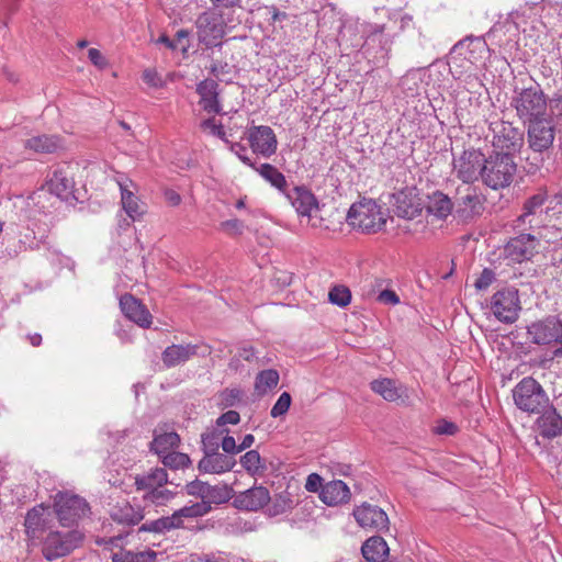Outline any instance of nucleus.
<instances>
[{
    "instance_id": "13",
    "label": "nucleus",
    "mask_w": 562,
    "mask_h": 562,
    "mask_svg": "<svg viewBox=\"0 0 562 562\" xmlns=\"http://www.w3.org/2000/svg\"><path fill=\"white\" fill-rule=\"evenodd\" d=\"M195 27L200 44H203L206 48L222 46L221 38L225 31L223 22L215 13H201L195 21Z\"/></svg>"
},
{
    "instance_id": "19",
    "label": "nucleus",
    "mask_w": 562,
    "mask_h": 562,
    "mask_svg": "<svg viewBox=\"0 0 562 562\" xmlns=\"http://www.w3.org/2000/svg\"><path fill=\"white\" fill-rule=\"evenodd\" d=\"M248 142L255 154L269 158L277 151L278 140L273 130L268 125L252 126L248 131Z\"/></svg>"
},
{
    "instance_id": "20",
    "label": "nucleus",
    "mask_w": 562,
    "mask_h": 562,
    "mask_svg": "<svg viewBox=\"0 0 562 562\" xmlns=\"http://www.w3.org/2000/svg\"><path fill=\"white\" fill-rule=\"evenodd\" d=\"M54 520L53 514L48 507L37 505L30 509L25 516V532L29 538L36 540L43 539L44 532L50 530Z\"/></svg>"
},
{
    "instance_id": "39",
    "label": "nucleus",
    "mask_w": 562,
    "mask_h": 562,
    "mask_svg": "<svg viewBox=\"0 0 562 562\" xmlns=\"http://www.w3.org/2000/svg\"><path fill=\"white\" fill-rule=\"evenodd\" d=\"M212 506L206 502H198L192 505L184 506L173 513L179 528L183 527V518H198L209 514Z\"/></svg>"
},
{
    "instance_id": "26",
    "label": "nucleus",
    "mask_w": 562,
    "mask_h": 562,
    "mask_svg": "<svg viewBox=\"0 0 562 562\" xmlns=\"http://www.w3.org/2000/svg\"><path fill=\"white\" fill-rule=\"evenodd\" d=\"M236 465V459L218 451L204 453L198 463V470L201 473L222 474L226 473Z\"/></svg>"
},
{
    "instance_id": "9",
    "label": "nucleus",
    "mask_w": 562,
    "mask_h": 562,
    "mask_svg": "<svg viewBox=\"0 0 562 562\" xmlns=\"http://www.w3.org/2000/svg\"><path fill=\"white\" fill-rule=\"evenodd\" d=\"M529 147L539 154L548 153L554 142L555 125L552 114L526 123Z\"/></svg>"
},
{
    "instance_id": "14",
    "label": "nucleus",
    "mask_w": 562,
    "mask_h": 562,
    "mask_svg": "<svg viewBox=\"0 0 562 562\" xmlns=\"http://www.w3.org/2000/svg\"><path fill=\"white\" fill-rule=\"evenodd\" d=\"M352 515L358 525L368 531L384 532L389 530V517L386 513L376 505L363 503L353 509Z\"/></svg>"
},
{
    "instance_id": "36",
    "label": "nucleus",
    "mask_w": 562,
    "mask_h": 562,
    "mask_svg": "<svg viewBox=\"0 0 562 562\" xmlns=\"http://www.w3.org/2000/svg\"><path fill=\"white\" fill-rule=\"evenodd\" d=\"M254 170L281 193L284 194L288 191V181L284 175L273 165L261 164L259 167L256 166Z\"/></svg>"
},
{
    "instance_id": "43",
    "label": "nucleus",
    "mask_w": 562,
    "mask_h": 562,
    "mask_svg": "<svg viewBox=\"0 0 562 562\" xmlns=\"http://www.w3.org/2000/svg\"><path fill=\"white\" fill-rule=\"evenodd\" d=\"M279 373L274 369L260 371L256 376L255 389L258 393L265 394L276 387L279 383Z\"/></svg>"
},
{
    "instance_id": "8",
    "label": "nucleus",
    "mask_w": 562,
    "mask_h": 562,
    "mask_svg": "<svg viewBox=\"0 0 562 562\" xmlns=\"http://www.w3.org/2000/svg\"><path fill=\"white\" fill-rule=\"evenodd\" d=\"M494 153L510 155L519 151L524 144V133L509 122H495L492 124Z\"/></svg>"
},
{
    "instance_id": "29",
    "label": "nucleus",
    "mask_w": 562,
    "mask_h": 562,
    "mask_svg": "<svg viewBox=\"0 0 562 562\" xmlns=\"http://www.w3.org/2000/svg\"><path fill=\"white\" fill-rule=\"evenodd\" d=\"M454 205L456 203L448 194L436 190L427 195L425 209L428 215L439 221H446L452 214Z\"/></svg>"
},
{
    "instance_id": "21",
    "label": "nucleus",
    "mask_w": 562,
    "mask_h": 562,
    "mask_svg": "<svg viewBox=\"0 0 562 562\" xmlns=\"http://www.w3.org/2000/svg\"><path fill=\"white\" fill-rule=\"evenodd\" d=\"M452 53L463 56L465 60L477 66L484 61L490 48L482 36H468L452 47Z\"/></svg>"
},
{
    "instance_id": "7",
    "label": "nucleus",
    "mask_w": 562,
    "mask_h": 562,
    "mask_svg": "<svg viewBox=\"0 0 562 562\" xmlns=\"http://www.w3.org/2000/svg\"><path fill=\"white\" fill-rule=\"evenodd\" d=\"M54 512L63 526L70 527L90 513L89 504L78 495L59 493L55 498Z\"/></svg>"
},
{
    "instance_id": "3",
    "label": "nucleus",
    "mask_w": 562,
    "mask_h": 562,
    "mask_svg": "<svg viewBox=\"0 0 562 562\" xmlns=\"http://www.w3.org/2000/svg\"><path fill=\"white\" fill-rule=\"evenodd\" d=\"M481 171L483 184L492 190H501L512 184L517 171V165L513 156L493 153L484 158Z\"/></svg>"
},
{
    "instance_id": "61",
    "label": "nucleus",
    "mask_w": 562,
    "mask_h": 562,
    "mask_svg": "<svg viewBox=\"0 0 562 562\" xmlns=\"http://www.w3.org/2000/svg\"><path fill=\"white\" fill-rule=\"evenodd\" d=\"M221 226L224 231L234 235H241L244 229L243 222L237 218L224 221Z\"/></svg>"
},
{
    "instance_id": "41",
    "label": "nucleus",
    "mask_w": 562,
    "mask_h": 562,
    "mask_svg": "<svg viewBox=\"0 0 562 562\" xmlns=\"http://www.w3.org/2000/svg\"><path fill=\"white\" fill-rule=\"evenodd\" d=\"M240 464L250 475L262 474L267 467L257 450H249L240 457Z\"/></svg>"
},
{
    "instance_id": "38",
    "label": "nucleus",
    "mask_w": 562,
    "mask_h": 562,
    "mask_svg": "<svg viewBox=\"0 0 562 562\" xmlns=\"http://www.w3.org/2000/svg\"><path fill=\"white\" fill-rule=\"evenodd\" d=\"M120 190H121V202L124 211L126 214L132 218L136 220L143 213L144 210L142 209V205L139 204L138 198L128 190L127 186L120 182Z\"/></svg>"
},
{
    "instance_id": "11",
    "label": "nucleus",
    "mask_w": 562,
    "mask_h": 562,
    "mask_svg": "<svg viewBox=\"0 0 562 562\" xmlns=\"http://www.w3.org/2000/svg\"><path fill=\"white\" fill-rule=\"evenodd\" d=\"M484 154L481 150L470 148L453 159V171L456 177L463 183H473L481 179V168L484 165Z\"/></svg>"
},
{
    "instance_id": "45",
    "label": "nucleus",
    "mask_w": 562,
    "mask_h": 562,
    "mask_svg": "<svg viewBox=\"0 0 562 562\" xmlns=\"http://www.w3.org/2000/svg\"><path fill=\"white\" fill-rule=\"evenodd\" d=\"M233 488L226 484L211 485L209 484L207 496L204 502L207 505L212 504H224L232 498Z\"/></svg>"
},
{
    "instance_id": "47",
    "label": "nucleus",
    "mask_w": 562,
    "mask_h": 562,
    "mask_svg": "<svg viewBox=\"0 0 562 562\" xmlns=\"http://www.w3.org/2000/svg\"><path fill=\"white\" fill-rule=\"evenodd\" d=\"M175 496V492L167 488L157 487L154 491L145 493L143 499L145 502L154 504L155 506H164L168 502H170Z\"/></svg>"
},
{
    "instance_id": "18",
    "label": "nucleus",
    "mask_w": 562,
    "mask_h": 562,
    "mask_svg": "<svg viewBox=\"0 0 562 562\" xmlns=\"http://www.w3.org/2000/svg\"><path fill=\"white\" fill-rule=\"evenodd\" d=\"M486 198L475 188H467L465 193L457 199L454 214L462 221L480 217L485 210Z\"/></svg>"
},
{
    "instance_id": "30",
    "label": "nucleus",
    "mask_w": 562,
    "mask_h": 562,
    "mask_svg": "<svg viewBox=\"0 0 562 562\" xmlns=\"http://www.w3.org/2000/svg\"><path fill=\"white\" fill-rule=\"evenodd\" d=\"M321 501L328 506L346 504L351 498L349 486L341 480H334L322 486Z\"/></svg>"
},
{
    "instance_id": "64",
    "label": "nucleus",
    "mask_w": 562,
    "mask_h": 562,
    "mask_svg": "<svg viewBox=\"0 0 562 562\" xmlns=\"http://www.w3.org/2000/svg\"><path fill=\"white\" fill-rule=\"evenodd\" d=\"M88 57H89L90 61L99 68H104L106 66V60H105L104 56L97 48H90L88 50Z\"/></svg>"
},
{
    "instance_id": "6",
    "label": "nucleus",
    "mask_w": 562,
    "mask_h": 562,
    "mask_svg": "<svg viewBox=\"0 0 562 562\" xmlns=\"http://www.w3.org/2000/svg\"><path fill=\"white\" fill-rule=\"evenodd\" d=\"M520 308L519 292L514 286L503 288L491 297V310L494 316L504 324L515 323Z\"/></svg>"
},
{
    "instance_id": "16",
    "label": "nucleus",
    "mask_w": 562,
    "mask_h": 562,
    "mask_svg": "<svg viewBox=\"0 0 562 562\" xmlns=\"http://www.w3.org/2000/svg\"><path fill=\"white\" fill-rule=\"evenodd\" d=\"M536 247V237L531 234L522 233L507 241L504 246L503 255L512 263H521L533 257Z\"/></svg>"
},
{
    "instance_id": "22",
    "label": "nucleus",
    "mask_w": 562,
    "mask_h": 562,
    "mask_svg": "<svg viewBox=\"0 0 562 562\" xmlns=\"http://www.w3.org/2000/svg\"><path fill=\"white\" fill-rule=\"evenodd\" d=\"M46 186L50 193L63 201H78L75 195V181L69 167L55 169Z\"/></svg>"
},
{
    "instance_id": "32",
    "label": "nucleus",
    "mask_w": 562,
    "mask_h": 562,
    "mask_svg": "<svg viewBox=\"0 0 562 562\" xmlns=\"http://www.w3.org/2000/svg\"><path fill=\"white\" fill-rule=\"evenodd\" d=\"M198 345H171L167 347L162 355V362L167 368H172L184 363L191 357L195 356L198 352Z\"/></svg>"
},
{
    "instance_id": "63",
    "label": "nucleus",
    "mask_w": 562,
    "mask_h": 562,
    "mask_svg": "<svg viewBox=\"0 0 562 562\" xmlns=\"http://www.w3.org/2000/svg\"><path fill=\"white\" fill-rule=\"evenodd\" d=\"M322 477L317 473H311L305 483V488L308 492H317L319 488L322 490Z\"/></svg>"
},
{
    "instance_id": "5",
    "label": "nucleus",
    "mask_w": 562,
    "mask_h": 562,
    "mask_svg": "<svg viewBox=\"0 0 562 562\" xmlns=\"http://www.w3.org/2000/svg\"><path fill=\"white\" fill-rule=\"evenodd\" d=\"M548 200L549 194L544 188L529 195L521 204V213L515 220V227L524 229L540 227L549 213V207L546 206Z\"/></svg>"
},
{
    "instance_id": "23",
    "label": "nucleus",
    "mask_w": 562,
    "mask_h": 562,
    "mask_svg": "<svg viewBox=\"0 0 562 562\" xmlns=\"http://www.w3.org/2000/svg\"><path fill=\"white\" fill-rule=\"evenodd\" d=\"M269 490L265 486H254L238 493L234 498V506L238 509L257 512L270 502Z\"/></svg>"
},
{
    "instance_id": "31",
    "label": "nucleus",
    "mask_w": 562,
    "mask_h": 562,
    "mask_svg": "<svg viewBox=\"0 0 562 562\" xmlns=\"http://www.w3.org/2000/svg\"><path fill=\"white\" fill-rule=\"evenodd\" d=\"M539 432L543 438L552 439L562 434V416L549 404L537 419Z\"/></svg>"
},
{
    "instance_id": "10",
    "label": "nucleus",
    "mask_w": 562,
    "mask_h": 562,
    "mask_svg": "<svg viewBox=\"0 0 562 562\" xmlns=\"http://www.w3.org/2000/svg\"><path fill=\"white\" fill-rule=\"evenodd\" d=\"M83 536L78 530H70L66 533L49 531L44 539L43 555L52 561L69 554L82 541Z\"/></svg>"
},
{
    "instance_id": "62",
    "label": "nucleus",
    "mask_w": 562,
    "mask_h": 562,
    "mask_svg": "<svg viewBox=\"0 0 562 562\" xmlns=\"http://www.w3.org/2000/svg\"><path fill=\"white\" fill-rule=\"evenodd\" d=\"M378 301L384 304L395 305L400 302V297L392 290H383L379 293Z\"/></svg>"
},
{
    "instance_id": "54",
    "label": "nucleus",
    "mask_w": 562,
    "mask_h": 562,
    "mask_svg": "<svg viewBox=\"0 0 562 562\" xmlns=\"http://www.w3.org/2000/svg\"><path fill=\"white\" fill-rule=\"evenodd\" d=\"M201 127L203 130L210 128L212 135L218 137L220 139L224 140L225 143H228V139L226 138V133L223 128V125L216 124L214 117H210V119L202 121Z\"/></svg>"
},
{
    "instance_id": "57",
    "label": "nucleus",
    "mask_w": 562,
    "mask_h": 562,
    "mask_svg": "<svg viewBox=\"0 0 562 562\" xmlns=\"http://www.w3.org/2000/svg\"><path fill=\"white\" fill-rule=\"evenodd\" d=\"M221 447L225 454L227 456H235L239 453L238 445H236V441L234 437L228 436V434H224L221 439Z\"/></svg>"
},
{
    "instance_id": "52",
    "label": "nucleus",
    "mask_w": 562,
    "mask_h": 562,
    "mask_svg": "<svg viewBox=\"0 0 562 562\" xmlns=\"http://www.w3.org/2000/svg\"><path fill=\"white\" fill-rule=\"evenodd\" d=\"M229 145V149L232 153H234L245 165L249 166L250 168H256V164L251 160L249 156H247V148L245 145L240 143H233L229 142L226 143Z\"/></svg>"
},
{
    "instance_id": "48",
    "label": "nucleus",
    "mask_w": 562,
    "mask_h": 562,
    "mask_svg": "<svg viewBox=\"0 0 562 562\" xmlns=\"http://www.w3.org/2000/svg\"><path fill=\"white\" fill-rule=\"evenodd\" d=\"M328 300L334 305L346 307L351 301V292L345 285H335L328 293Z\"/></svg>"
},
{
    "instance_id": "12",
    "label": "nucleus",
    "mask_w": 562,
    "mask_h": 562,
    "mask_svg": "<svg viewBox=\"0 0 562 562\" xmlns=\"http://www.w3.org/2000/svg\"><path fill=\"white\" fill-rule=\"evenodd\" d=\"M527 334L536 345L559 342L562 338V319L557 315H549L532 322L527 326Z\"/></svg>"
},
{
    "instance_id": "37",
    "label": "nucleus",
    "mask_w": 562,
    "mask_h": 562,
    "mask_svg": "<svg viewBox=\"0 0 562 562\" xmlns=\"http://www.w3.org/2000/svg\"><path fill=\"white\" fill-rule=\"evenodd\" d=\"M180 443V437L177 432L170 431L154 437L150 442V450L161 457L162 454L172 451Z\"/></svg>"
},
{
    "instance_id": "4",
    "label": "nucleus",
    "mask_w": 562,
    "mask_h": 562,
    "mask_svg": "<svg viewBox=\"0 0 562 562\" xmlns=\"http://www.w3.org/2000/svg\"><path fill=\"white\" fill-rule=\"evenodd\" d=\"M513 398L515 405L528 414H540L550 404L543 386L532 376H526L515 385Z\"/></svg>"
},
{
    "instance_id": "55",
    "label": "nucleus",
    "mask_w": 562,
    "mask_h": 562,
    "mask_svg": "<svg viewBox=\"0 0 562 562\" xmlns=\"http://www.w3.org/2000/svg\"><path fill=\"white\" fill-rule=\"evenodd\" d=\"M243 392L239 389H226L221 393L222 404L225 407L234 406L240 401Z\"/></svg>"
},
{
    "instance_id": "42",
    "label": "nucleus",
    "mask_w": 562,
    "mask_h": 562,
    "mask_svg": "<svg viewBox=\"0 0 562 562\" xmlns=\"http://www.w3.org/2000/svg\"><path fill=\"white\" fill-rule=\"evenodd\" d=\"M224 434H228L227 428H213L201 435L202 451L204 453L218 451L221 439Z\"/></svg>"
},
{
    "instance_id": "51",
    "label": "nucleus",
    "mask_w": 562,
    "mask_h": 562,
    "mask_svg": "<svg viewBox=\"0 0 562 562\" xmlns=\"http://www.w3.org/2000/svg\"><path fill=\"white\" fill-rule=\"evenodd\" d=\"M291 395L288 392H283L272 406L270 415L273 418L285 415L291 406Z\"/></svg>"
},
{
    "instance_id": "17",
    "label": "nucleus",
    "mask_w": 562,
    "mask_h": 562,
    "mask_svg": "<svg viewBox=\"0 0 562 562\" xmlns=\"http://www.w3.org/2000/svg\"><path fill=\"white\" fill-rule=\"evenodd\" d=\"M393 205L397 216L413 220L423 212L424 204L416 187H406L393 194Z\"/></svg>"
},
{
    "instance_id": "2",
    "label": "nucleus",
    "mask_w": 562,
    "mask_h": 562,
    "mask_svg": "<svg viewBox=\"0 0 562 562\" xmlns=\"http://www.w3.org/2000/svg\"><path fill=\"white\" fill-rule=\"evenodd\" d=\"M347 222L362 233L374 234L384 228L387 213L375 201L363 199L350 206Z\"/></svg>"
},
{
    "instance_id": "33",
    "label": "nucleus",
    "mask_w": 562,
    "mask_h": 562,
    "mask_svg": "<svg viewBox=\"0 0 562 562\" xmlns=\"http://www.w3.org/2000/svg\"><path fill=\"white\" fill-rule=\"evenodd\" d=\"M168 483V474L164 468H155L144 474H137L134 484L137 491H154Z\"/></svg>"
},
{
    "instance_id": "27",
    "label": "nucleus",
    "mask_w": 562,
    "mask_h": 562,
    "mask_svg": "<svg viewBox=\"0 0 562 562\" xmlns=\"http://www.w3.org/2000/svg\"><path fill=\"white\" fill-rule=\"evenodd\" d=\"M196 93L200 95V105L207 113H222L220 102L218 83L213 79H204L196 85Z\"/></svg>"
},
{
    "instance_id": "35",
    "label": "nucleus",
    "mask_w": 562,
    "mask_h": 562,
    "mask_svg": "<svg viewBox=\"0 0 562 562\" xmlns=\"http://www.w3.org/2000/svg\"><path fill=\"white\" fill-rule=\"evenodd\" d=\"M25 147L41 154H52L63 147L61 139L56 135H38L29 138Z\"/></svg>"
},
{
    "instance_id": "15",
    "label": "nucleus",
    "mask_w": 562,
    "mask_h": 562,
    "mask_svg": "<svg viewBox=\"0 0 562 562\" xmlns=\"http://www.w3.org/2000/svg\"><path fill=\"white\" fill-rule=\"evenodd\" d=\"M393 45V36L385 33V25L375 24L364 42L366 53L372 54L376 65L389 61Z\"/></svg>"
},
{
    "instance_id": "25",
    "label": "nucleus",
    "mask_w": 562,
    "mask_h": 562,
    "mask_svg": "<svg viewBox=\"0 0 562 562\" xmlns=\"http://www.w3.org/2000/svg\"><path fill=\"white\" fill-rule=\"evenodd\" d=\"M288 201L301 216H311L318 209V201L313 192L304 186L293 187L284 193Z\"/></svg>"
},
{
    "instance_id": "40",
    "label": "nucleus",
    "mask_w": 562,
    "mask_h": 562,
    "mask_svg": "<svg viewBox=\"0 0 562 562\" xmlns=\"http://www.w3.org/2000/svg\"><path fill=\"white\" fill-rule=\"evenodd\" d=\"M156 560L157 552L150 549L139 552L121 550L112 554V562H156Z\"/></svg>"
},
{
    "instance_id": "46",
    "label": "nucleus",
    "mask_w": 562,
    "mask_h": 562,
    "mask_svg": "<svg viewBox=\"0 0 562 562\" xmlns=\"http://www.w3.org/2000/svg\"><path fill=\"white\" fill-rule=\"evenodd\" d=\"M159 458L161 459V462L165 467L172 470L188 468L191 463L188 454L173 450L162 454Z\"/></svg>"
},
{
    "instance_id": "50",
    "label": "nucleus",
    "mask_w": 562,
    "mask_h": 562,
    "mask_svg": "<svg viewBox=\"0 0 562 562\" xmlns=\"http://www.w3.org/2000/svg\"><path fill=\"white\" fill-rule=\"evenodd\" d=\"M184 490L188 495L200 497L201 502H204L207 496L209 483L196 479L187 483Z\"/></svg>"
},
{
    "instance_id": "60",
    "label": "nucleus",
    "mask_w": 562,
    "mask_h": 562,
    "mask_svg": "<svg viewBox=\"0 0 562 562\" xmlns=\"http://www.w3.org/2000/svg\"><path fill=\"white\" fill-rule=\"evenodd\" d=\"M142 77L149 87L159 88L162 86V79L155 69H145Z\"/></svg>"
},
{
    "instance_id": "1",
    "label": "nucleus",
    "mask_w": 562,
    "mask_h": 562,
    "mask_svg": "<svg viewBox=\"0 0 562 562\" xmlns=\"http://www.w3.org/2000/svg\"><path fill=\"white\" fill-rule=\"evenodd\" d=\"M517 116L527 123L552 114L548 108V97L538 82L526 88H516L510 100Z\"/></svg>"
},
{
    "instance_id": "28",
    "label": "nucleus",
    "mask_w": 562,
    "mask_h": 562,
    "mask_svg": "<svg viewBox=\"0 0 562 562\" xmlns=\"http://www.w3.org/2000/svg\"><path fill=\"white\" fill-rule=\"evenodd\" d=\"M110 517L121 525L135 526L139 524L144 517V509L140 506L134 507L126 499L116 502L109 509Z\"/></svg>"
},
{
    "instance_id": "24",
    "label": "nucleus",
    "mask_w": 562,
    "mask_h": 562,
    "mask_svg": "<svg viewBox=\"0 0 562 562\" xmlns=\"http://www.w3.org/2000/svg\"><path fill=\"white\" fill-rule=\"evenodd\" d=\"M120 307L122 313L138 326L143 328L150 327L151 314L148 308L132 294L125 293L121 296Z\"/></svg>"
},
{
    "instance_id": "53",
    "label": "nucleus",
    "mask_w": 562,
    "mask_h": 562,
    "mask_svg": "<svg viewBox=\"0 0 562 562\" xmlns=\"http://www.w3.org/2000/svg\"><path fill=\"white\" fill-rule=\"evenodd\" d=\"M155 524L157 526L158 535H162L172 529L179 528L173 514L170 516H164L158 519H155Z\"/></svg>"
},
{
    "instance_id": "49",
    "label": "nucleus",
    "mask_w": 562,
    "mask_h": 562,
    "mask_svg": "<svg viewBox=\"0 0 562 562\" xmlns=\"http://www.w3.org/2000/svg\"><path fill=\"white\" fill-rule=\"evenodd\" d=\"M293 502L289 494H280L276 496L271 505L268 507L269 516H279L292 508Z\"/></svg>"
},
{
    "instance_id": "56",
    "label": "nucleus",
    "mask_w": 562,
    "mask_h": 562,
    "mask_svg": "<svg viewBox=\"0 0 562 562\" xmlns=\"http://www.w3.org/2000/svg\"><path fill=\"white\" fill-rule=\"evenodd\" d=\"M494 280V271L492 269L485 268L481 272L480 277L475 280L474 286L480 291L485 290L493 283Z\"/></svg>"
},
{
    "instance_id": "58",
    "label": "nucleus",
    "mask_w": 562,
    "mask_h": 562,
    "mask_svg": "<svg viewBox=\"0 0 562 562\" xmlns=\"http://www.w3.org/2000/svg\"><path fill=\"white\" fill-rule=\"evenodd\" d=\"M240 420V416H239V413L236 412V411H227L226 413L222 414L217 419H216V425L218 428H223V426L227 425V424H231V425H236L238 424Z\"/></svg>"
},
{
    "instance_id": "44",
    "label": "nucleus",
    "mask_w": 562,
    "mask_h": 562,
    "mask_svg": "<svg viewBox=\"0 0 562 562\" xmlns=\"http://www.w3.org/2000/svg\"><path fill=\"white\" fill-rule=\"evenodd\" d=\"M370 385L374 393L380 394L389 402H394L400 398L398 390L395 383L390 379L373 380Z\"/></svg>"
},
{
    "instance_id": "34",
    "label": "nucleus",
    "mask_w": 562,
    "mask_h": 562,
    "mask_svg": "<svg viewBox=\"0 0 562 562\" xmlns=\"http://www.w3.org/2000/svg\"><path fill=\"white\" fill-rule=\"evenodd\" d=\"M363 558L368 562H384L390 549L386 541L380 536L370 537L361 547Z\"/></svg>"
},
{
    "instance_id": "59",
    "label": "nucleus",
    "mask_w": 562,
    "mask_h": 562,
    "mask_svg": "<svg viewBox=\"0 0 562 562\" xmlns=\"http://www.w3.org/2000/svg\"><path fill=\"white\" fill-rule=\"evenodd\" d=\"M458 431V426L452 423L448 422L446 419H442L438 422L437 426L435 427V432L437 435H446V436H453Z\"/></svg>"
}]
</instances>
